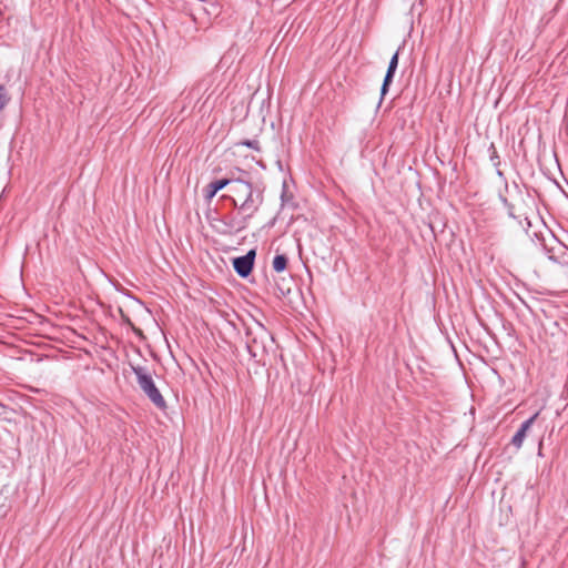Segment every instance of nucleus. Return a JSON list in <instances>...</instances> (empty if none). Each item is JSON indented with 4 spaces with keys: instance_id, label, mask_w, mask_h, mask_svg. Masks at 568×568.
I'll return each instance as SVG.
<instances>
[{
    "instance_id": "1",
    "label": "nucleus",
    "mask_w": 568,
    "mask_h": 568,
    "mask_svg": "<svg viewBox=\"0 0 568 568\" xmlns=\"http://www.w3.org/2000/svg\"><path fill=\"white\" fill-rule=\"evenodd\" d=\"M222 199L231 202L233 209L237 210V214L251 221L260 211L264 202L263 192L254 187L252 182L242 178H236L230 193Z\"/></svg>"
},
{
    "instance_id": "2",
    "label": "nucleus",
    "mask_w": 568,
    "mask_h": 568,
    "mask_svg": "<svg viewBox=\"0 0 568 568\" xmlns=\"http://www.w3.org/2000/svg\"><path fill=\"white\" fill-rule=\"evenodd\" d=\"M246 348L252 358H258L266 354V342L272 339L270 332L257 321L253 325H246Z\"/></svg>"
},
{
    "instance_id": "3",
    "label": "nucleus",
    "mask_w": 568,
    "mask_h": 568,
    "mask_svg": "<svg viewBox=\"0 0 568 568\" xmlns=\"http://www.w3.org/2000/svg\"><path fill=\"white\" fill-rule=\"evenodd\" d=\"M132 371L136 376V382L143 393L153 403L155 407L164 410L166 408V402L155 386L154 381L145 367L132 366Z\"/></svg>"
},
{
    "instance_id": "4",
    "label": "nucleus",
    "mask_w": 568,
    "mask_h": 568,
    "mask_svg": "<svg viewBox=\"0 0 568 568\" xmlns=\"http://www.w3.org/2000/svg\"><path fill=\"white\" fill-rule=\"evenodd\" d=\"M248 222L250 221L242 215L227 213L216 220L214 227L219 234L232 236L246 230Z\"/></svg>"
},
{
    "instance_id": "5",
    "label": "nucleus",
    "mask_w": 568,
    "mask_h": 568,
    "mask_svg": "<svg viewBox=\"0 0 568 568\" xmlns=\"http://www.w3.org/2000/svg\"><path fill=\"white\" fill-rule=\"evenodd\" d=\"M255 250H250L245 255L233 258L234 271L241 277H247L254 266Z\"/></svg>"
},
{
    "instance_id": "6",
    "label": "nucleus",
    "mask_w": 568,
    "mask_h": 568,
    "mask_svg": "<svg viewBox=\"0 0 568 568\" xmlns=\"http://www.w3.org/2000/svg\"><path fill=\"white\" fill-rule=\"evenodd\" d=\"M235 179L236 176H234V173H231L229 178H223L210 182L204 189L205 199L207 201L212 200L219 191L225 187H227V193H230L233 185V181H235Z\"/></svg>"
},
{
    "instance_id": "7",
    "label": "nucleus",
    "mask_w": 568,
    "mask_h": 568,
    "mask_svg": "<svg viewBox=\"0 0 568 568\" xmlns=\"http://www.w3.org/2000/svg\"><path fill=\"white\" fill-rule=\"evenodd\" d=\"M398 57H399V50H397L393 57L390 58V61L388 63V68L381 88V101L388 92L389 85L393 82L394 74L396 72V69L398 67Z\"/></svg>"
},
{
    "instance_id": "8",
    "label": "nucleus",
    "mask_w": 568,
    "mask_h": 568,
    "mask_svg": "<svg viewBox=\"0 0 568 568\" xmlns=\"http://www.w3.org/2000/svg\"><path fill=\"white\" fill-rule=\"evenodd\" d=\"M538 416V413H536L535 415H532L530 418H528L527 420H525L519 429L516 432V434L513 436L511 438V444L517 448L519 449L521 446H523V443H524V439L527 435V432L530 429V427L532 426L535 419L537 418Z\"/></svg>"
},
{
    "instance_id": "9",
    "label": "nucleus",
    "mask_w": 568,
    "mask_h": 568,
    "mask_svg": "<svg viewBox=\"0 0 568 568\" xmlns=\"http://www.w3.org/2000/svg\"><path fill=\"white\" fill-rule=\"evenodd\" d=\"M500 201L503 202V204L505 205V207L507 209V214L509 217L514 219V220H517L518 223L523 226V220L527 222V225H530V222L528 221V217L524 214V213H516V204L508 201L507 197L500 195Z\"/></svg>"
},
{
    "instance_id": "10",
    "label": "nucleus",
    "mask_w": 568,
    "mask_h": 568,
    "mask_svg": "<svg viewBox=\"0 0 568 568\" xmlns=\"http://www.w3.org/2000/svg\"><path fill=\"white\" fill-rule=\"evenodd\" d=\"M287 266V257L278 254L273 260V270L277 273L283 272Z\"/></svg>"
},
{
    "instance_id": "11",
    "label": "nucleus",
    "mask_w": 568,
    "mask_h": 568,
    "mask_svg": "<svg viewBox=\"0 0 568 568\" xmlns=\"http://www.w3.org/2000/svg\"><path fill=\"white\" fill-rule=\"evenodd\" d=\"M240 144L260 151V143L257 140H243Z\"/></svg>"
},
{
    "instance_id": "12",
    "label": "nucleus",
    "mask_w": 568,
    "mask_h": 568,
    "mask_svg": "<svg viewBox=\"0 0 568 568\" xmlns=\"http://www.w3.org/2000/svg\"><path fill=\"white\" fill-rule=\"evenodd\" d=\"M491 154H490V161L494 163L495 166L499 165V155L497 153V150L494 144L490 145Z\"/></svg>"
},
{
    "instance_id": "13",
    "label": "nucleus",
    "mask_w": 568,
    "mask_h": 568,
    "mask_svg": "<svg viewBox=\"0 0 568 568\" xmlns=\"http://www.w3.org/2000/svg\"><path fill=\"white\" fill-rule=\"evenodd\" d=\"M2 92H3V88L0 87V110L6 105V102H7L6 97Z\"/></svg>"
},
{
    "instance_id": "14",
    "label": "nucleus",
    "mask_w": 568,
    "mask_h": 568,
    "mask_svg": "<svg viewBox=\"0 0 568 568\" xmlns=\"http://www.w3.org/2000/svg\"><path fill=\"white\" fill-rule=\"evenodd\" d=\"M497 174H498L499 176H501V175H503V172H501L500 170H498V171H497Z\"/></svg>"
}]
</instances>
